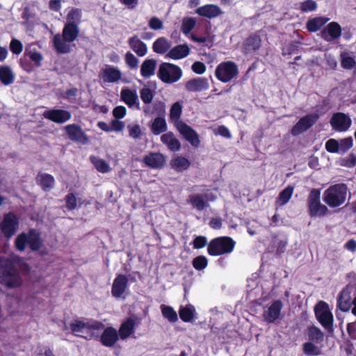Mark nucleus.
Here are the masks:
<instances>
[{
	"label": "nucleus",
	"mask_w": 356,
	"mask_h": 356,
	"mask_svg": "<svg viewBox=\"0 0 356 356\" xmlns=\"http://www.w3.org/2000/svg\"><path fill=\"white\" fill-rule=\"evenodd\" d=\"M352 287L346 286L337 297V307L343 312H348L352 307Z\"/></svg>",
	"instance_id": "412c9836"
},
{
	"label": "nucleus",
	"mask_w": 356,
	"mask_h": 356,
	"mask_svg": "<svg viewBox=\"0 0 356 356\" xmlns=\"http://www.w3.org/2000/svg\"><path fill=\"white\" fill-rule=\"evenodd\" d=\"M126 113L127 109L123 106H118L113 110V115L118 120L123 118L125 116Z\"/></svg>",
	"instance_id": "338daca9"
},
{
	"label": "nucleus",
	"mask_w": 356,
	"mask_h": 356,
	"mask_svg": "<svg viewBox=\"0 0 356 356\" xmlns=\"http://www.w3.org/2000/svg\"><path fill=\"white\" fill-rule=\"evenodd\" d=\"M195 21L193 18H184L181 24V31L184 34H188L195 27Z\"/></svg>",
	"instance_id": "603ef678"
},
{
	"label": "nucleus",
	"mask_w": 356,
	"mask_h": 356,
	"mask_svg": "<svg viewBox=\"0 0 356 356\" xmlns=\"http://www.w3.org/2000/svg\"><path fill=\"white\" fill-rule=\"evenodd\" d=\"M306 334L309 341L320 343L324 341V333L319 327L315 325L309 326L307 329Z\"/></svg>",
	"instance_id": "c9c22d12"
},
{
	"label": "nucleus",
	"mask_w": 356,
	"mask_h": 356,
	"mask_svg": "<svg viewBox=\"0 0 356 356\" xmlns=\"http://www.w3.org/2000/svg\"><path fill=\"white\" fill-rule=\"evenodd\" d=\"M79 29L76 22H67L62 31V35L59 33L55 35L53 38V45L58 54H68L72 48L70 43L74 42L78 38Z\"/></svg>",
	"instance_id": "7ed1b4c3"
},
{
	"label": "nucleus",
	"mask_w": 356,
	"mask_h": 356,
	"mask_svg": "<svg viewBox=\"0 0 356 356\" xmlns=\"http://www.w3.org/2000/svg\"><path fill=\"white\" fill-rule=\"evenodd\" d=\"M129 135L134 139L139 138L142 135V130L139 124H129L127 126Z\"/></svg>",
	"instance_id": "6e6d98bb"
},
{
	"label": "nucleus",
	"mask_w": 356,
	"mask_h": 356,
	"mask_svg": "<svg viewBox=\"0 0 356 356\" xmlns=\"http://www.w3.org/2000/svg\"><path fill=\"white\" fill-rule=\"evenodd\" d=\"M185 89L188 92H200L209 88V82L206 77H195L187 81Z\"/></svg>",
	"instance_id": "aec40b11"
},
{
	"label": "nucleus",
	"mask_w": 356,
	"mask_h": 356,
	"mask_svg": "<svg viewBox=\"0 0 356 356\" xmlns=\"http://www.w3.org/2000/svg\"><path fill=\"white\" fill-rule=\"evenodd\" d=\"M340 144V154L347 152L353 145V140L351 136L343 138L339 141Z\"/></svg>",
	"instance_id": "864d4df0"
},
{
	"label": "nucleus",
	"mask_w": 356,
	"mask_h": 356,
	"mask_svg": "<svg viewBox=\"0 0 356 356\" xmlns=\"http://www.w3.org/2000/svg\"><path fill=\"white\" fill-rule=\"evenodd\" d=\"M315 317L321 326L328 332H334V316L328 304L323 300L318 301L314 308Z\"/></svg>",
	"instance_id": "0eeeda50"
},
{
	"label": "nucleus",
	"mask_w": 356,
	"mask_h": 356,
	"mask_svg": "<svg viewBox=\"0 0 356 356\" xmlns=\"http://www.w3.org/2000/svg\"><path fill=\"white\" fill-rule=\"evenodd\" d=\"M216 200V196L210 193L206 194H195L189 196L188 202L198 211H202L207 208L209 202H213Z\"/></svg>",
	"instance_id": "dca6fc26"
},
{
	"label": "nucleus",
	"mask_w": 356,
	"mask_h": 356,
	"mask_svg": "<svg viewBox=\"0 0 356 356\" xmlns=\"http://www.w3.org/2000/svg\"><path fill=\"white\" fill-rule=\"evenodd\" d=\"M0 284L7 289L19 288L23 279L14 261L8 257H0Z\"/></svg>",
	"instance_id": "f03ea898"
},
{
	"label": "nucleus",
	"mask_w": 356,
	"mask_h": 356,
	"mask_svg": "<svg viewBox=\"0 0 356 356\" xmlns=\"http://www.w3.org/2000/svg\"><path fill=\"white\" fill-rule=\"evenodd\" d=\"M182 75L183 72L179 66L165 62L160 64L157 72V76L165 83H176Z\"/></svg>",
	"instance_id": "1a4fd4ad"
},
{
	"label": "nucleus",
	"mask_w": 356,
	"mask_h": 356,
	"mask_svg": "<svg viewBox=\"0 0 356 356\" xmlns=\"http://www.w3.org/2000/svg\"><path fill=\"white\" fill-rule=\"evenodd\" d=\"M166 121L163 117H157L150 125V129L153 134L158 136L167 131Z\"/></svg>",
	"instance_id": "4c0bfd02"
},
{
	"label": "nucleus",
	"mask_w": 356,
	"mask_h": 356,
	"mask_svg": "<svg viewBox=\"0 0 356 356\" xmlns=\"http://www.w3.org/2000/svg\"><path fill=\"white\" fill-rule=\"evenodd\" d=\"M103 332L99 335L95 331L90 332L88 335L84 337L86 339H96L99 341L101 344L107 348H113L116 343L119 341L120 337L118 330L113 326H108L102 329Z\"/></svg>",
	"instance_id": "9d476101"
},
{
	"label": "nucleus",
	"mask_w": 356,
	"mask_h": 356,
	"mask_svg": "<svg viewBox=\"0 0 356 356\" xmlns=\"http://www.w3.org/2000/svg\"><path fill=\"white\" fill-rule=\"evenodd\" d=\"M342 29L340 24L336 22L329 23L321 32V38L326 42H332L341 36Z\"/></svg>",
	"instance_id": "a211bd4d"
},
{
	"label": "nucleus",
	"mask_w": 356,
	"mask_h": 356,
	"mask_svg": "<svg viewBox=\"0 0 356 356\" xmlns=\"http://www.w3.org/2000/svg\"><path fill=\"white\" fill-rule=\"evenodd\" d=\"M90 160L98 172L106 173L111 170L109 164L105 160L95 156H91Z\"/></svg>",
	"instance_id": "c03bdc74"
},
{
	"label": "nucleus",
	"mask_w": 356,
	"mask_h": 356,
	"mask_svg": "<svg viewBox=\"0 0 356 356\" xmlns=\"http://www.w3.org/2000/svg\"><path fill=\"white\" fill-rule=\"evenodd\" d=\"M19 65L20 67L28 73L32 72L34 70L33 65L31 64L29 58L25 56V54L23 57L20 58Z\"/></svg>",
	"instance_id": "bf43d9fd"
},
{
	"label": "nucleus",
	"mask_w": 356,
	"mask_h": 356,
	"mask_svg": "<svg viewBox=\"0 0 356 356\" xmlns=\"http://www.w3.org/2000/svg\"><path fill=\"white\" fill-rule=\"evenodd\" d=\"M182 113V105L179 102L174 103L170 110V119L174 122L176 129L179 134L194 147L200 145L199 135L195 129L186 122L179 120Z\"/></svg>",
	"instance_id": "f257e3e1"
},
{
	"label": "nucleus",
	"mask_w": 356,
	"mask_h": 356,
	"mask_svg": "<svg viewBox=\"0 0 356 356\" xmlns=\"http://www.w3.org/2000/svg\"><path fill=\"white\" fill-rule=\"evenodd\" d=\"M15 76L10 67L0 65V82L4 86H10L15 82Z\"/></svg>",
	"instance_id": "e433bc0d"
},
{
	"label": "nucleus",
	"mask_w": 356,
	"mask_h": 356,
	"mask_svg": "<svg viewBox=\"0 0 356 356\" xmlns=\"http://www.w3.org/2000/svg\"><path fill=\"white\" fill-rule=\"evenodd\" d=\"M128 44L130 48L140 57L145 56L147 53V44L140 40L137 35L129 38Z\"/></svg>",
	"instance_id": "c756f323"
},
{
	"label": "nucleus",
	"mask_w": 356,
	"mask_h": 356,
	"mask_svg": "<svg viewBox=\"0 0 356 356\" xmlns=\"http://www.w3.org/2000/svg\"><path fill=\"white\" fill-rule=\"evenodd\" d=\"M314 342L307 341L302 345V352L306 356H318L322 354L321 347H318Z\"/></svg>",
	"instance_id": "79ce46f5"
},
{
	"label": "nucleus",
	"mask_w": 356,
	"mask_h": 356,
	"mask_svg": "<svg viewBox=\"0 0 356 356\" xmlns=\"http://www.w3.org/2000/svg\"><path fill=\"white\" fill-rule=\"evenodd\" d=\"M238 74L237 65L233 61H225L217 65L215 70V76L218 80L222 83H227L236 77Z\"/></svg>",
	"instance_id": "9b49d317"
},
{
	"label": "nucleus",
	"mask_w": 356,
	"mask_h": 356,
	"mask_svg": "<svg viewBox=\"0 0 356 356\" xmlns=\"http://www.w3.org/2000/svg\"><path fill=\"white\" fill-rule=\"evenodd\" d=\"M44 118L56 124H63L72 118L70 111L64 109H49L44 112Z\"/></svg>",
	"instance_id": "f3484780"
},
{
	"label": "nucleus",
	"mask_w": 356,
	"mask_h": 356,
	"mask_svg": "<svg viewBox=\"0 0 356 356\" xmlns=\"http://www.w3.org/2000/svg\"><path fill=\"white\" fill-rule=\"evenodd\" d=\"M65 133L70 140L76 143L86 145L89 138L82 128L76 124H70L65 127Z\"/></svg>",
	"instance_id": "2eb2a0df"
},
{
	"label": "nucleus",
	"mask_w": 356,
	"mask_h": 356,
	"mask_svg": "<svg viewBox=\"0 0 356 356\" xmlns=\"http://www.w3.org/2000/svg\"><path fill=\"white\" fill-rule=\"evenodd\" d=\"M65 200L66 202V208L69 211L74 210L77 207V200L73 193H68L65 197Z\"/></svg>",
	"instance_id": "5fc2aeb1"
},
{
	"label": "nucleus",
	"mask_w": 356,
	"mask_h": 356,
	"mask_svg": "<svg viewBox=\"0 0 356 356\" xmlns=\"http://www.w3.org/2000/svg\"><path fill=\"white\" fill-rule=\"evenodd\" d=\"M195 314V307L189 304L185 307H181L179 310V317L185 323L191 322Z\"/></svg>",
	"instance_id": "ea45409f"
},
{
	"label": "nucleus",
	"mask_w": 356,
	"mask_h": 356,
	"mask_svg": "<svg viewBox=\"0 0 356 356\" xmlns=\"http://www.w3.org/2000/svg\"><path fill=\"white\" fill-rule=\"evenodd\" d=\"M192 265L195 270H202L208 266V259L205 256H197L193 259Z\"/></svg>",
	"instance_id": "09e8293b"
},
{
	"label": "nucleus",
	"mask_w": 356,
	"mask_h": 356,
	"mask_svg": "<svg viewBox=\"0 0 356 356\" xmlns=\"http://www.w3.org/2000/svg\"><path fill=\"white\" fill-rule=\"evenodd\" d=\"M129 286V280L124 274H118L113 280L111 294L114 298H120Z\"/></svg>",
	"instance_id": "5701e85b"
},
{
	"label": "nucleus",
	"mask_w": 356,
	"mask_h": 356,
	"mask_svg": "<svg viewBox=\"0 0 356 356\" xmlns=\"http://www.w3.org/2000/svg\"><path fill=\"white\" fill-rule=\"evenodd\" d=\"M149 26L153 30H159L163 28V24L159 18L152 17L149 21Z\"/></svg>",
	"instance_id": "774afa93"
},
{
	"label": "nucleus",
	"mask_w": 356,
	"mask_h": 356,
	"mask_svg": "<svg viewBox=\"0 0 356 356\" xmlns=\"http://www.w3.org/2000/svg\"><path fill=\"white\" fill-rule=\"evenodd\" d=\"M126 64L131 69H136L138 65V59L130 51L126 53L124 56Z\"/></svg>",
	"instance_id": "4d7b16f0"
},
{
	"label": "nucleus",
	"mask_w": 356,
	"mask_h": 356,
	"mask_svg": "<svg viewBox=\"0 0 356 356\" xmlns=\"http://www.w3.org/2000/svg\"><path fill=\"white\" fill-rule=\"evenodd\" d=\"M35 181L42 190L46 192L50 191L55 186L54 177L48 173L38 172L35 177Z\"/></svg>",
	"instance_id": "a878e982"
},
{
	"label": "nucleus",
	"mask_w": 356,
	"mask_h": 356,
	"mask_svg": "<svg viewBox=\"0 0 356 356\" xmlns=\"http://www.w3.org/2000/svg\"><path fill=\"white\" fill-rule=\"evenodd\" d=\"M308 213L310 217H323L329 213L328 208L321 202L320 190L312 188L307 197Z\"/></svg>",
	"instance_id": "6e6552de"
},
{
	"label": "nucleus",
	"mask_w": 356,
	"mask_h": 356,
	"mask_svg": "<svg viewBox=\"0 0 356 356\" xmlns=\"http://www.w3.org/2000/svg\"><path fill=\"white\" fill-rule=\"evenodd\" d=\"M170 47L168 40L164 38L161 37L156 39L152 45V49L155 53L159 54H165Z\"/></svg>",
	"instance_id": "a19ab883"
},
{
	"label": "nucleus",
	"mask_w": 356,
	"mask_h": 356,
	"mask_svg": "<svg viewBox=\"0 0 356 356\" xmlns=\"http://www.w3.org/2000/svg\"><path fill=\"white\" fill-rule=\"evenodd\" d=\"M192 71L197 74H202L205 72L207 67L204 63L195 61L191 66Z\"/></svg>",
	"instance_id": "0e129e2a"
},
{
	"label": "nucleus",
	"mask_w": 356,
	"mask_h": 356,
	"mask_svg": "<svg viewBox=\"0 0 356 356\" xmlns=\"http://www.w3.org/2000/svg\"><path fill=\"white\" fill-rule=\"evenodd\" d=\"M25 56H27L31 61H33L36 67H40L42 65L43 56L40 52L25 50Z\"/></svg>",
	"instance_id": "de8ad7c7"
},
{
	"label": "nucleus",
	"mask_w": 356,
	"mask_h": 356,
	"mask_svg": "<svg viewBox=\"0 0 356 356\" xmlns=\"http://www.w3.org/2000/svg\"><path fill=\"white\" fill-rule=\"evenodd\" d=\"M351 119L345 113L338 112L334 113L330 120V124L337 131H346L351 126Z\"/></svg>",
	"instance_id": "6ab92c4d"
},
{
	"label": "nucleus",
	"mask_w": 356,
	"mask_h": 356,
	"mask_svg": "<svg viewBox=\"0 0 356 356\" xmlns=\"http://www.w3.org/2000/svg\"><path fill=\"white\" fill-rule=\"evenodd\" d=\"M329 18L326 17H316L309 19L306 23L307 30L310 33L319 31L327 22Z\"/></svg>",
	"instance_id": "f704fd0d"
},
{
	"label": "nucleus",
	"mask_w": 356,
	"mask_h": 356,
	"mask_svg": "<svg viewBox=\"0 0 356 356\" xmlns=\"http://www.w3.org/2000/svg\"><path fill=\"white\" fill-rule=\"evenodd\" d=\"M136 321L132 318H128L120 326L118 331L120 339L125 340L129 337L135 330Z\"/></svg>",
	"instance_id": "7c9ffc66"
},
{
	"label": "nucleus",
	"mask_w": 356,
	"mask_h": 356,
	"mask_svg": "<svg viewBox=\"0 0 356 356\" xmlns=\"http://www.w3.org/2000/svg\"><path fill=\"white\" fill-rule=\"evenodd\" d=\"M348 193L347 185L343 183L336 184L328 187L323 193V200L331 208L342 205Z\"/></svg>",
	"instance_id": "39448f33"
},
{
	"label": "nucleus",
	"mask_w": 356,
	"mask_h": 356,
	"mask_svg": "<svg viewBox=\"0 0 356 356\" xmlns=\"http://www.w3.org/2000/svg\"><path fill=\"white\" fill-rule=\"evenodd\" d=\"M236 241L230 236H218L211 239L207 245V253L212 257L221 256L233 252Z\"/></svg>",
	"instance_id": "423d86ee"
},
{
	"label": "nucleus",
	"mask_w": 356,
	"mask_h": 356,
	"mask_svg": "<svg viewBox=\"0 0 356 356\" xmlns=\"http://www.w3.org/2000/svg\"><path fill=\"white\" fill-rule=\"evenodd\" d=\"M72 332L76 335V333L81 332L83 329L88 330V334L90 332L102 330L104 325L102 322L97 320H90L87 322L76 320L70 324ZM77 336H79L77 334Z\"/></svg>",
	"instance_id": "4468645a"
},
{
	"label": "nucleus",
	"mask_w": 356,
	"mask_h": 356,
	"mask_svg": "<svg viewBox=\"0 0 356 356\" xmlns=\"http://www.w3.org/2000/svg\"><path fill=\"white\" fill-rule=\"evenodd\" d=\"M261 46V38L257 33L249 35L244 42L245 52H254L260 49Z\"/></svg>",
	"instance_id": "473e14b6"
},
{
	"label": "nucleus",
	"mask_w": 356,
	"mask_h": 356,
	"mask_svg": "<svg viewBox=\"0 0 356 356\" xmlns=\"http://www.w3.org/2000/svg\"><path fill=\"white\" fill-rule=\"evenodd\" d=\"M341 165L347 168H353L356 165V154L351 153L341 161Z\"/></svg>",
	"instance_id": "e2e57ef3"
},
{
	"label": "nucleus",
	"mask_w": 356,
	"mask_h": 356,
	"mask_svg": "<svg viewBox=\"0 0 356 356\" xmlns=\"http://www.w3.org/2000/svg\"><path fill=\"white\" fill-rule=\"evenodd\" d=\"M19 218L10 211L5 213L2 221L0 222V229L2 234L8 239L10 238L17 232L19 227Z\"/></svg>",
	"instance_id": "f8f14e48"
},
{
	"label": "nucleus",
	"mask_w": 356,
	"mask_h": 356,
	"mask_svg": "<svg viewBox=\"0 0 356 356\" xmlns=\"http://www.w3.org/2000/svg\"><path fill=\"white\" fill-rule=\"evenodd\" d=\"M341 65L343 69L350 70L356 65V61L354 57L348 56L346 52L340 54Z\"/></svg>",
	"instance_id": "49530a36"
},
{
	"label": "nucleus",
	"mask_w": 356,
	"mask_h": 356,
	"mask_svg": "<svg viewBox=\"0 0 356 356\" xmlns=\"http://www.w3.org/2000/svg\"><path fill=\"white\" fill-rule=\"evenodd\" d=\"M190 53V48L186 44H178L172 47L167 54V56L173 60L186 58Z\"/></svg>",
	"instance_id": "2f4dec72"
},
{
	"label": "nucleus",
	"mask_w": 356,
	"mask_h": 356,
	"mask_svg": "<svg viewBox=\"0 0 356 356\" xmlns=\"http://www.w3.org/2000/svg\"><path fill=\"white\" fill-rule=\"evenodd\" d=\"M161 141L172 152H178L181 147V143L172 131L163 134L161 136Z\"/></svg>",
	"instance_id": "bb28decb"
},
{
	"label": "nucleus",
	"mask_w": 356,
	"mask_h": 356,
	"mask_svg": "<svg viewBox=\"0 0 356 356\" xmlns=\"http://www.w3.org/2000/svg\"><path fill=\"white\" fill-rule=\"evenodd\" d=\"M143 161L152 169H162L166 163V157L160 152H149L144 156Z\"/></svg>",
	"instance_id": "4be33fe9"
},
{
	"label": "nucleus",
	"mask_w": 356,
	"mask_h": 356,
	"mask_svg": "<svg viewBox=\"0 0 356 356\" xmlns=\"http://www.w3.org/2000/svg\"><path fill=\"white\" fill-rule=\"evenodd\" d=\"M99 76L104 83H116L122 78L121 71L116 67L106 65L100 72Z\"/></svg>",
	"instance_id": "393cba45"
},
{
	"label": "nucleus",
	"mask_w": 356,
	"mask_h": 356,
	"mask_svg": "<svg viewBox=\"0 0 356 356\" xmlns=\"http://www.w3.org/2000/svg\"><path fill=\"white\" fill-rule=\"evenodd\" d=\"M10 50L13 54H20L23 50V44L22 42L15 38L12 39L10 43Z\"/></svg>",
	"instance_id": "13d9d810"
},
{
	"label": "nucleus",
	"mask_w": 356,
	"mask_h": 356,
	"mask_svg": "<svg viewBox=\"0 0 356 356\" xmlns=\"http://www.w3.org/2000/svg\"><path fill=\"white\" fill-rule=\"evenodd\" d=\"M27 245L33 252L40 250L43 245V241L39 231L34 228H30L27 233L22 232L17 235L15 239V248L19 252H24Z\"/></svg>",
	"instance_id": "20e7f679"
},
{
	"label": "nucleus",
	"mask_w": 356,
	"mask_h": 356,
	"mask_svg": "<svg viewBox=\"0 0 356 356\" xmlns=\"http://www.w3.org/2000/svg\"><path fill=\"white\" fill-rule=\"evenodd\" d=\"M156 60L153 58L145 59L140 66V74L145 79L150 78L155 74Z\"/></svg>",
	"instance_id": "72a5a7b5"
},
{
	"label": "nucleus",
	"mask_w": 356,
	"mask_h": 356,
	"mask_svg": "<svg viewBox=\"0 0 356 356\" xmlns=\"http://www.w3.org/2000/svg\"><path fill=\"white\" fill-rule=\"evenodd\" d=\"M140 98L145 104L152 103L154 93V91L149 88L144 87L140 90Z\"/></svg>",
	"instance_id": "8fccbe9b"
},
{
	"label": "nucleus",
	"mask_w": 356,
	"mask_h": 356,
	"mask_svg": "<svg viewBox=\"0 0 356 356\" xmlns=\"http://www.w3.org/2000/svg\"><path fill=\"white\" fill-rule=\"evenodd\" d=\"M294 188L292 186L289 185L284 190H282L276 200V204L279 206H283L286 204L291 199Z\"/></svg>",
	"instance_id": "37998d69"
},
{
	"label": "nucleus",
	"mask_w": 356,
	"mask_h": 356,
	"mask_svg": "<svg viewBox=\"0 0 356 356\" xmlns=\"http://www.w3.org/2000/svg\"><path fill=\"white\" fill-rule=\"evenodd\" d=\"M318 113H311L301 118L292 127L291 134L293 136L300 135L310 129L318 120Z\"/></svg>",
	"instance_id": "ddd939ff"
},
{
	"label": "nucleus",
	"mask_w": 356,
	"mask_h": 356,
	"mask_svg": "<svg viewBox=\"0 0 356 356\" xmlns=\"http://www.w3.org/2000/svg\"><path fill=\"white\" fill-rule=\"evenodd\" d=\"M120 97L122 102H124L129 108L136 106L139 108L138 97L135 90L129 88H122L120 92Z\"/></svg>",
	"instance_id": "c85d7f7f"
},
{
	"label": "nucleus",
	"mask_w": 356,
	"mask_h": 356,
	"mask_svg": "<svg viewBox=\"0 0 356 356\" xmlns=\"http://www.w3.org/2000/svg\"><path fill=\"white\" fill-rule=\"evenodd\" d=\"M325 149L330 153H340V144L336 139L330 138L325 143Z\"/></svg>",
	"instance_id": "3c124183"
},
{
	"label": "nucleus",
	"mask_w": 356,
	"mask_h": 356,
	"mask_svg": "<svg viewBox=\"0 0 356 356\" xmlns=\"http://www.w3.org/2000/svg\"><path fill=\"white\" fill-rule=\"evenodd\" d=\"M317 8L316 1L313 0H306L301 3L300 10L302 12L314 11Z\"/></svg>",
	"instance_id": "680f3d73"
},
{
	"label": "nucleus",
	"mask_w": 356,
	"mask_h": 356,
	"mask_svg": "<svg viewBox=\"0 0 356 356\" xmlns=\"http://www.w3.org/2000/svg\"><path fill=\"white\" fill-rule=\"evenodd\" d=\"M207 238L204 236H196L193 242L192 245L194 249H201L208 245Z\"/></svg>",
	"instance_id": "052dcab7"
},
{
	"label": "nucleus",
	"mask_w": 356,
	"mask_h": 356,
	"mask_svg": "<svg viewBox=\"0 0 356 356\" xmlns=\"http://www.w3.org/2000/svg\"><path fill=\"white\" fill-rule=\"evenodd\" d=\"M161 310L163 316L168 319L170 322L175 323L178 320L177 314L172 307L165 305H161Z\"/></svg>",
	"instance_id": "a18cd8bd"
},
{
	"label": "nucleus",
	"mask_w": 356,
	"mask_h": 356,
	"mask_svg": "<svg viewBox=\"0 0 356 356\" xmlns=\"http://www.w3.org/2000/svg\"><path fill=\"white\" fill-rule=\"evenodd\" d=\"M170 165L176 171L182 172L187 170L190 167L191 162L186 158L178 156L171 160Z\"/></svg>",
	"instance_id": "58836bf2"
},
{
	"label": "nucleus",
	"mask_w": 356,
	"mask_h": 356,
	"mask_svg": "<svg viewBox=\"0 0 356 356\" xmlns=\"http://www.w3.org/2000/svg\"><path fill=\"white\" fill-rule=\"evenodd\" d=\"M282 307L283 303L280 300H274L264 313V320L268 323H274L280 318Z\"/></svg>",
	"instance_id": "b1692460"
},
{
	"label": "nucleus",
	"mask_w": 356,
	"mask_h": 356,
	"mask_svg": "<svg viewBox=\"0 0 356 356\" xmlns=\"http://www.w3.org/2000/svg\"><path fill=\"white\" fill-rule=\"evenodd\" d=\"M68 22H79L81 19V11L77 8L72 9L67 15Z\"/></svg>",
	"instance_id": "69168bd1"
},
{
	"label": "nucleus",
	"mask_w": 356,
	"mask_h": 356,
	"mask_svg": "<svg viewBox=\"0 0 356 356\" xmlns=\"http://www.w3.org/2000/svg\"><path fill=\"white\" fill-rule=\"evenodd\" d=\"M196 13L200 16L211 19L219 16L222 13V11L217 5L207 4L197 8Z\"/></svg>",
	"instance_id": "cd10ccee"
}]
</instances>
